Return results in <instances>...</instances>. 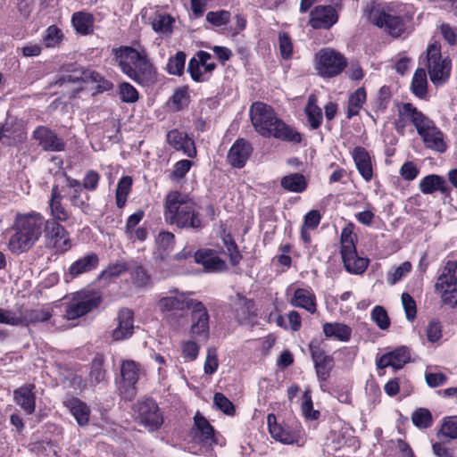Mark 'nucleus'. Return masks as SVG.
Here are the masks:
<instances>
[{"mask_svg":"<svg viewBox=\"0 0 457 457\" xmlns=\"http://www.w3.org/2000/svg\"><path fill=\"white\" fill-rule=\"evenodd\" d=\"M163 208L167 224L194 230L203 228L200 207L187 195L177 190L169 192L165 196Z\"/></svg>","mask_w":457,"mask_h":457,"instance_id":"nucleus-1","label":"nucleus"},{"mask_svg":"<svg viewBox=\"0 0 457 457\" xmlns=\"http://www.w3.org/2000/svg\"><path fill=\"white\" fill-rule=\"evenodd\" d=\"M251 122L260 135L300 143L301 134L278 118L273 109L264 103H253L250 108Z\"/></svg>","mask_w":457,"mask_h":457,"instance_id":"nucleus-2","label":"nucleus"},{"mask_svg":"<svg viewBox=\"0 0 457 457\" xmlns=\"http://www.w3.org/2000/svg\"><path fill=\"white\" fill-rule=\"evenodd\" d=\"M121 71L135 82L148 86L155 83L156 71L144 49L120 46L113 50Z\"/></svg>","mask_w":457,"mask_h":457,"instance_id":"nucleus-3","label":"nucleus"},{"mask_svg":"<svg viewBox=\"0 0 457 457\" xmlns=\"http://www.w3.org/2000/svg\"><path fill=\"white\" fill-rule=\"evenodd\" d=\"M46 220L36 212L18 214L15 220V233L11 237L8 248L13 253L28 251L42 235Z\"/></svg>","mask_w":457,"mask_h":457,"instance_id":"nucleus-4","label":"nucleus"},{"mask_svg":"<svg viewBox=\"0 0 457 457\" xmlns=\"http://www.w3.org/2000/svg\"><path fill=\"white\" fill-rule=\"evenodd\" d=\"M413 14L411 5L392 3L382 8L372 9L369 20L390 35L398 37L405 30L406 22L412 19Z\"/></svg>","mask_w":457,"mask_h":457,"instance_id":"nucleus-5","label":"nucleus"},{"mask_svg":"<svg viewBox=\"0 0 457 457\" xmlns=\"http://www.w3.org/2000/svg\"><path fill=\"white\" fill-rule=\"evenodd\" d=\"M191 292L172 289L162 295L157 302V308L162 317L170 323L179 325L185 320L187 311L195 300L192 299Z\"/></svg>","mask_w":457,"mask_h":457,"instance_id":"nucleus-6","label":"nucleus"},{"mask_svg":"<svg viewBox=\"0 0 457 457\" xmlns=\"http://www.w3.org/2000/svg\"><path fill=\"white\" fill-rule=\"evenodd\" d=\"M357 236L353 233V225L348 224L341 231L340 253L344 266L348 272L362 274L366 270L370 261L358 255L355 246Z\"/></svg>","mask_w":457,"mask_h":457,"instance_id":"nucleus-7","label":"nucleus"},{"mask_svg":"<svg viewBox=\"0 0 457 457\" xmlns=\"http://www.w3.org/2000/svg\"><path fill=\"white\" fill-rule=\"evenodd\" d=\"M314 69L323 79L338 76L346 68L345 57L338 51L325 47L319 50L313 58Z\"/></svg>","mask_w":457,"mask_h":457,"instance_id":"nucleus-8","label":"nucleus"},{"mask_svg":"<svg viewBox=\"0 0 457 457\" xmlns=\"http://www.w3.org/2000/svg\"><path fill=\"white\" fill-rule=\"evenodd\" d=\"M427 66L432 83L438 87L445 84L450 78L451 60L442 59L440 45L430 44L427 49Z\"/></svg>","mask_w":457,"mask_h":457,"instance_id":"nucleus-9","label":"nucleus"},{"mask_svg":"<svg viewBox=\"0 0 457 457\" xmlns=\"http://www.w3.org/2000/svg\"><path fill=\"white\" fill-rule=\"evenodd\" d=\"M436 290L445 305L457 308V262H446L436 283Z\"/></svg>","mask_w":457,"mask_h":457,"instance_id":"nucleus-10","label":"nucleus"},{"mask_svg":"<svg viewBox=\"0 0 457 457\" xmlns=\"http://www.w3.org/2000/svg\"><path fill=\"white\" fill-rule=\"evenodd\" d=\"M101 302V296L96 291L77 292L69 301L65 316L67 320H75L96 309Z\"/></svg>","mask_w":457,"mask_h":457,"instance_id":"nucleus-11","label":"nucleus"},{"mask_svg":"<svg viewBox=\"0 0 457 457\" xmlns=\"http://www.w3.org/2000/svg\"><path fill=\"white\" fill-rule=\"evenodd\" d=\"M408 122L415 127L420 136L435 126L434 121L428 116L419 111L411 104L405 103L399 108V117L395 123L397 131L403 133V128Z\"/></svg>","mask_w":457,"mask_h":457,"instance_id":"nucleus-12","label":"nucleus"},{"mask_svg":"<svg viewBox=\"0 0 457 457\" xmlns=\"http://www.w3.org/2000/svg\"><path fill=\"white\" fill-rule=\"evenodd\" d=\"M269 431L273 439L285 445L297 444L301 438L302 428L298 423L288 425L278 423L276 416L270 413L267 417Z\"/></svg>","mask_w":457,"mask_h":457,"instance_id":"nucleus-13","label":"nucleus"},{"mask_svg":"<svg viewBox=\"0 0 457 457\" xmlns=\"http://www.w3.org/2000/svg\"><path fill=\"white\" fill-rule=\"evenodd\" d=\"M191 327L190 334L196 337L206 340L209 337V313L204 304L195 300L191 306Z\"/></svg>","mask_w":457,"mask_h":457,"instance_id":"nucleus-14","label":"nucleus"},{"mask_svg":"<svg viewBox=\"0 0 457 457\" xmlns=\"http://www.w3.org/2000/svg\"><path fill=\"white\" fill-rule=\"evenodd\" d=\"M44 232L46 237L53 242L56 251L65 253L71 248L72 244L69 233L56 220H46Z\"/></svg>","mask_w":457,"mask_h":457,"instance_id":"nucleus-15","label":"nucleus"},{"mask_svg":"<svg viewBox=\"0 0 457 457\" xmlns=\"http://www.w3.org/2000/svg\"><path fill=\"white\" fill-rule=\"evenodd\" d=\"M137 411L140 423L151 431L158 429L163 422L160 409L153 400L138 403Z\"/></svg>","mask_w":457,"mask_h":457,"instance_id":"nucleus-16","label":"nucleus"},{"mask_svg":"<svg viewBox=\"0 0 457 457\" xmlns=\"http://www.w3.org/2000/svg\"><path fill=\"white\" fill-rule=\"evenodd\" d=\"M210 60L209 53L200 51L189 61L187 71L195 81L203 82L209 79L215 68V63L209 62Z\"/></svg>","mask_w":457,"mask_h":457,"instance_id":"nucleus-17","label":"nucleus"},{"mask_svg":"<svg viewBox=\"0 0 457 457\" xmlns=\"http://www.w3.org/2000/svg\"><path fill=\"white\" fill-rule=\"evenodd\" d=\"M194 423L192 429L194 442L207 446L217 444V437L213 427L200 412L195 413Z\"/></svg>","mask_w":457,"mask_h":457,"instance_id":"nucleus-18","label":"nucleus"},{"mask_svg":"<svg viewBox=\"0 0 457 457\" xmlns=\"http://www.w3.org/2000/svg\"><path fill=\"white\" fill-rule=\"evenodd\" d=\"M287 294L292 295L289 300L292 306L304 309L310 313L316 312V296L311 287L294 288L290 286L287 289Z\"/></svg>","mask_w":457,"mask_h":457,"instance_id":"nucleus-19","label":"nucleus"},{"mask_svg":"<svg viewBox=\"0 0 457 457\" xmlns=\"http://www.w3.org/2000/svg\"><path fill=\"white\" fill-rule=\"evenodd\" d=\"M309 347L317 378L320 381H326L334 367L333 358L326 354L317 343H310Z\"/></svg>","mask_w":457,"mask_h":457,"instance_id":"nucleus-20","label":"nucleus"},{"mask_svg":"<svg viewBox=\"0 0 457 457\" xmlns=\"http://www.w3.org/2000/svg\"><path fill=\"white\" fill-rule=\"evenodd\" d=\"M411 360V353L406 346H398L382 354L376 360L378 369L391 367L394 370L402 369Z\"/></svg>","mask_w":457,"mask_h":457,"instance_id":"nucleus-21","label":"nucleus"},{"mask_svg":"<svg viewBox=\"0 0 457 457\" xmlns=\"http://www.w3.org/2000/svg\"><path fill=\"white\" fill-rule=\"evenodd\" d=\"M99 263V257L96 253H87L73 262L64 274V279L69 282L73 278L96 270Z\"/></svg>","mask_w":457,"mask_h":457,"instance_id":"nucleus-22","label":"nucleus"},{"mask_svg":"<svg viewBox=\"0 0 457 457\" xmlns=\"http://www.w3.org/2000/svg\"><path fill=\"white\" fill-rule=\"evenodd\" d=\"M338 15L330 5H318L311 12L310 25L315 29H328L337 22Z\"/></svg>","mask_w":457,"mask_h":457,"instance_id":"nucleus-23","label":"nucleus"},{"mask_svg":"<svg viewBox=\"0 0 457 457\" xmlns=\"http://www.w3.org/2000/svg\"><path fill=\"white\" fill-rule=\"evenodd\" d=\"M33 137L45 151L60 152L62 151L65 146L63 139L45 126L37 127L33 132Z\"/></svg>","mask_w":457,"mask_h":457,"instance_id":"nucleus-24","label":"nucleus"},{"mask_svg":"<svg viewBox=\"0 0 457 457\" xmlns=\"http://www.w3.org/2000/svg\"><path fill=\"white\" fill-rule=\"evenodd\" d=\"M252 151L250 143L244 138H239L230 147L227 160L232 167L243 168L251 156Z\"/></svg>","mask_w":457,"mask_h":457,"instance_id":"nucleus-25","label":"nucleus"},{"mask_svg":"<svg viewBox=\"0 0 457 457\" xmlns=\"http://www.w3.org/2000/svg\"><path fill=\"white\" fill-rule=\"evenodd\" d=\"M167 141L176 151H181L190 158L196 156L195 142L187 133L172 129L167 134Z\"/></svg>","mask_w":457,"mask_h":457,"instance_id":"nucleus-26","label":"nucleus"},{"mask_svg":"<svg viewBox=\"0 0 457 457\" xmlns=\"http://www.w3.org/2000/svg\"><path fill=\"white\" fill-rule=\"evenodd\" d=\"M133 316L134 313L129 309H122L120 311L116 319L117 326L112 334L113 340H123L132 336L134 330Z\"/></svg>","mask_w":457,"mask_h":457,"instance_id":"nucleus-27","label":"nucleus"},{"mask_svg":"<svg viewBox=\"0 0 457 457\" xmlns=\"http://www.w3.org/2000/svg\"><path fill=\"white\" fill-rule=\"evenodd\" d=\"M352 156L362 179L367 182L370 181L373 177V165L368 151L361 146H357L353 149Z\"/></svg>","mask_w":457,"mask_h":457,"instance_id":"nucleus-28","label":"nucleus"},{"mask_svg":"<svg viewBox=\"0 0 457 457\" xmlns=\"http://www.w3.org/2000/svg\"><path fill=\"white\" fill-rule=\"evenodd\" d=\"M194 257L195 262L203 265L207 271H222L226 269L225 262L221 260L213 250H199L195 253Z\"/></svg>","mask_w":457,"mask_h":457,"instance_id":"nucleus-29","label":"nucleus"},{"mask_svg":"<svg viewBox=\"0 0 457 457\" xmlns=\"http://www.w3.org/2000/svg\"><path fill=\"white\" fill-rule=\"evenodd\" d=\"M120 372L123 380V386L128 387V396L132 397L135 395L134 386L137 382L142 373V370L134 361H125L121 364Z\"/></svg>","mask_w":457,"mask_h":457,"instance_id":"nucleus-30","label":"nucleus"},{"mask_svg":"<svg viewBox=\"0 0 457 457\" xmlns=\"http://www.w3.org/2000/svg\"><path fill=\"white\" fill-rule=\"evenodd\" d=\"M35 386L26 385L14 390L15 403L27 413L32 414L36 409Z\"/></svg>","mask_w":457,"mask_h":457,"instance_id":"nucleus-31","label":"nucleus"},{"mask_svg":"<svg viewBox=\"0 0 457 457\" xmlns=\"http://www.w3.org/2000/svg\"><path fill=\"white\" fill-rule=\"evenodd\" d=\"M63 404L67 407L79 426H85L89 421L90 408L79 398L69 397Z\"/></svg>","mask_w":457,"mask_h":457,"instance_id":"nucleus-32","label":"nucleus"},{"mask_svg":"<svg viewBox=\"0 0 457 457\" xmlns=\"http://www.w3.org/2000/svg\"><path fill=\"white\" fill-rule=\"evenodd\" d=\"M420 137L427 148L439 153H444L446 150L447 145L445 141L444 134L436 127V125L428 129L424 134L420 135Z\"/></svg>","mask_w":457,"mask_h":457,"instance_id":"nucleus-33","label":"nucleus"},{"mask_svg":"<svg viewBox=\"0 0 457 457\" xmlns=\"http://www.w3.org/2000/svg\"><path fill=\"white\" fill-rule=\"evenodd\" d=\"M323 333L328 338L348 342L352 336V328L344 323L326 322L323 324Z\"/></svg>","mask_w":457,"mask_h":457,"instance_id":"nucleus-34","label":"nucleus"},{"mask_svg":"<svg viewBox=\"0 0 457 457\" xmlns=\"http://www.w3.org/2000/svg\"><path fill=\"white\" fill-rule=\"evenodd\" d=\"M94 16L87 12H74L71 17L73 28L81 35H88L94 31Z\"/></svg>","mask_w":457,"mask_h":457,"instance_id":"nucleus-35","label":"nucleus"},{"mask_svg":"<svg viewBox=\"0 0 457 457\" xmlns=\"http://www.w3.org/2000/svg\"><path fill=\"white\" fill-rule=\"evenodd\" d=\"M52 317V309L49 306H42L39 308L27 311L22 317L21 325H36L47 321Z\"/></svg>","mask_w":457,"mask_h":457,"instance_id":"nucleus-36","label":"nucleus"},{"mask_svg":"<svg viewBox=\"0 0 457 457\" xmlns=\"http://www.w3.org/2000/svg\"><path fill=\"white\" fill-rule=\"evenodd\" d=\"M62 195L58 190V187L54 186L52 188V196L49 202L51 214L54 220L67 221L70 218L68 211L62 205Z\"/></svg>","mask_w":457,"mask_h":457,"instance_id":"nucleus-37","label":"nucleus"},{"mask_svg":"<svg viewBox=\"0 0 457 457\" xmlns=\"http://www.w3.org/2000/svg\"><path fill=\"white\" fill-rule=\"evenodd\" d=\"M281 187L290 192L302 193L307 187L305 177L300 173L285 176L280 180Z\"/></svg>","mask_w":457,"mask_h":457,"instance_id":"nucleus-38","label":"nucleus"},{"mask_svg":"<svg viewBox=\"0 0 457 457\" xmlns=\"http://www.w3.org/2000/svg\"><path fill=\"white\" fill-rule=\"evenodd\" d=\"M445 179L439 175L430 174L424 177L420 181V190L426 195L433 194L436 191H445Z\"/></svg>","mask_w":457,"mask_h":457,"instance_id":"nucleus-39","label":"nucleus"},{"mask_svg":"<svg viewBox=\"0 0 457 457\" xmlns=\"http://www.w3.org/2000/svg\"><path fill=\"white\" fill-rule=\"evenodd\" d=\"M175 19L167 13H157L152 22L153 29L162 36H169L172 32Z\"/></svg>","mask_w":457,"mask_h":457,"instance_id":"nucleus-40","label":"nucleus"},{"mask_svg":"<svg viewBox=\"0 0 457 457\" xmlns=\"http://www.w3.org/2000/svg\"><path fill=\"white\" fill-rule=\"evenodd\" d=\"M305 113L307 115L311 129H318L322 121V112L321 109L316 104V98L314 96H311L309 97L308 104L305 107Z\"/></svg>","mask_w":457,"mask_h":457,"instance_id":"nucleus-41","label":"nucleus"},{"mask_svg":"<svg viewBox=\"0 0 457 457\" xmlns=\"http://www.w3.org/2000/svg\"><path fill=\"white\" fill-rule=\"evenodd\" d=\"M366 92L363 87L357 88L350 95L347 106V116L351 118L359 113L362 104L366 101Z\"/></svg>","mask_w":457,"mask_h":457,"instance_id":"nucleus-42","label":"nucleus"},{"mask_svg":"<svg viewBox=\"0 0 457 457\" xmlns=\"http://www.w3.org/2000/svg\"><path fill=\"white\" fill-rule=\"evenodd\" d=\"M129 271L133 283L138 287H147L151 284V278L146 270L137 263H129Z\"/></svg>","mask_w":457,"mask_h":457,"instance_id":"nucleus-43","label":"nucleus"},{"mask_svg":"<svg viewBox=\"0 0 457 457\" xmlns=\"http://www.w3.org/2000/svg\"><path fill=\"white\" fill-rule=\"evenodd\" d=\"M427 74L424 69H417L411 82V90L412 93L422 98L427 94Z\"/></svg>","mask_w":457,"mask_h":457,"instance_id":"nucleus-44","label":"nucleus"},{"mask_svg":"<svg viewBox=\"0 0 457 457\" xmlns=\"http://www.w3.org/2000/svg\"><path fill=\"white\" fill-rule=\"evenodd\" d=\"M132 187V179L129 176L122 177L117 185L116 188V205L122 208L129 195Z\"/></svg>","mask_w":457,"mask_h":457,"instance_id":"nucleus-45","label":"nucleus"},{"mask_svg":"<svg viewBox=\"0 0 457 457\" xmlns=\"http://www.w3.org/2000/svg\"><path fill=\"white\" fill-rule=\"evenodd\" d=\"M104 361L102 357H96L90 367V372L88 376V384L95 386L103 382L105 378V370L103 368Z\"/></svg>","mask_w":457,"mask_h":457,"instance_id":"nucleus-46","label":"nucleus"},{"mask_svg":"<svg viewBox=\"0 0 457 457\" xmlns=\"http://www.w3.org/2000/svg\"><path fill=\"white\" fill-rule=\"evenodd\" d=\"M186 62V54L183 52H178L171 56L167 63V71L172 75H181L183 73Z\"/></svg>","mask_w":457,"mask_h":457,"instance_id":"nucleus-47","label":"nucleus"},{"mask_svg":"<svg viewBox=\"0 0 457 457\" xmlns=\"http://www.w3.org/2000/svg\"><path fill=\"white\" fill-rule=\"evenodd\" d=\"M411 420L416 427L427 428L432 424V416L428 409L420 408L412 413Z\"/></svg>","mask_w":457,"mask_h":457,"instance_id":"nucleus-48","label":"nucleus"},{"mask_svg":"<svg viewBox=\"0 0 457 457\" xmlns=\"http://www.w3.org/2000/svg\"><path fill=\"white\" fill-rule=\"evenodd\" d=\"M119 96L122 102L129 104L136 103L139 97L137 90L128 82L120 84Z\"/></svg>","mask_w":457,"mask_h":457,"instance_id":"nucleus-49","label":"nucleus"},{"mask_svg":"<svg viewBox=\"0 0 457 457\" xmlns=\"http://www.w3.org/2000/svg\"><path fill=\"white\" fill-rule=\"evenodd\" d=\"M411 270V264L410 262H404L398 267L389 270L387 274V282L390 285H395L405 277Z\"/></svg>","mask_w":457,"mask_h":457,"instance_id":"nucleus-50","label":"nucleus"},{"mask_svg":"<svg viewBox=\"0 0 457 457\" xmlns=\"http://www.w3.org/2000/svg\"><path fill=\"white\" fill-rule=\"evenodd\" d=\"M439 434L451 438H457V416L446 417L443 420Z\"/></svg>","mask_w":457,"mask_h":457,"instance_id":"nucleus-51","label":"nucleus"},{"mask_svg":"<svg viewBox=\"0 0 457 457\" xmlns=\"http://www.w3.org/2000/svg\"><path fill=\"white\" fill-rule=\"evenodd\" d=\"M172 108L176 111H179L186 107L189 103V94L187 88L179 87L178 88L171 97Z\"/></svg>","mask_w":457,"mask_h":457,"instance_id":"nucleus-52","label":"nucleus"},{"mask_svg":"<svg viewBox=\"0 0 457 457\" xmlns=\"http://www.w3.org/2000/svg\"><path fill=\"white\" fill-rule=\"evenodd\" d=\"M69 200L72 206L79 208L83 213L88 214L90 212V205L88 204L89 196H82V191L71 192Z\"/></svg>","mask_w":457,"mask_h":457,"instance_id":"nucleus-53","label":"nucleus"},{"mask_svg":"<svg viewBox=\"0 0 457 457\" xmlns=\"http://www.w3.org/2000/svg\"><path fill=\"white\" fill-rule=\"evenodd\" d=\"M371 319L380 329H387L390 320L386 311L382 306H376L371 312Z\"/></svg>","mask_w":457,"mask_h":457,"instance_id":"nucleus-54","label":"nucleus"},{"mask_svg":"<svg viewBox=\"0 0 457 457\" xmlns=\"http://www.w3.org/2000/svg\"><path fill=\"white\" fill-rule=\"evenodd\" d=\"M230 20V12L225 10L209 12L206 14V21L215 27L226 25Z\"/></svg>","mask_w":457,"mask_h":457,"instance_id":"nucleus-55","label":"nucleus"},{"mask_svg":"<svg viewBox=\"0 0 457 457\" xmlns=\"http://www.w3.org/2000/svg\"><path fill=\"white\" fill-rule=\"evenodd\" d=\"M180 347L182 357L184 358L185 361H193L197 358L199 353V346L195 341H183Z\"/></svg>","mask_w":457,"mask_h":457,"instance_id":"nucleus-56","label":"nucleus"},{"mask_svg":"<svg viewBox=\"0 0 457 457\" xmlns=\"http://www.w3.org/2000/svg\"><path fill=\"white\" fill-rule=\"evenodd\" d=\"M224 252L229 256L230 262L233 265L239 262L242 256L237 250V247L229 235L223 237Z\"/></svg>","mask_w":457,"mask_h":457,"instance_id":"nucleus-57","label":"nucleus"},{"mask_svg":"<svg viewBox=\"0 0 457 457\" xmlns=\"http://www.w3.org/2000/svg\"><path fill=\"white\" fill-rule=\"evenodd\" d=\"M62 38V33L56 26L52 25L47 28L44 36V43L46 47H54Z\"/></svg>","mask_w":457,"mask_h":457,"instance_id":"nucleus-58","label":"nucleus"},{"mask_svg":"<svg viewBox=\"0 0 457 457\" xmlns=\"http://www.w3.org/2000/svg\"><path fill=\"white\" fill-rule=\"evenodd\" d=\"M213 403L217 409L220 410L227 415H233L235 412L233 403L221 393H216L214 395Z\"/></svg>","mask_w":457,"mask_h":457,"instance_id":"nucleus-59","label":"nucleus"},{"mask_svg":"<svg viewBox=\"0 0 457 457\" xmlns=\"http://www.w3.org/2000/svg\"><path fill=\"white\" fill-rule=\"evenodd\" d=\"M193 162L189 160H181L177 162L170 175V179L174 181H179L183 179L185 175L189 171Z\"/></svg>","mask_w":457,"mask_h":457,"instance_id":"nucleus-60","label":"nucleus"},{"mask_svg":"<svg viewBox=\"0 0 457 457\" xmlns=\"http://www.w3.org/2000/svg\"><path fill=\"white\" fill-rule=\"evenodd\" d=\"M219 366L217 351L215 348H208L204 361V373L207 375L213 374Z\"/></svg>","mask_w":457,"mask_h":457,"instance_id":"nucleus-61","label":"nucleus"},{"mask_svg":"<svg viewBox=\"0 0 457 457\" xmlns=\"http://www.w3.org/2000/svg\"><path fill=\"white\" fill-rule=\"evenodd\" d=\"M278 46L280 54L284 59H288L293 52L291 38L286 32H280L278 35Z\"/></svg>","mask_w":457,"mask_h":457,"instance_id":"nucleus-62","label":"nucleus"},{"mask_svg":"<svg viewBox=\"0 0 457 457\" xmlns=\"http://www.w3.org/2000/svg\"><path fill=\"white\" fill-rule=\"evenodd\" d=\"M402 303L407 320H413L417 313L416 303L413 298L408 293H403L402 295Z\"/></svg>","mask_w":457,"mask_h":457,"instance_id":"nucleus-63","label":"nucleus"},{"mask_svg":"<svg viewBox=\"0 0 457 457\" xmlns=\"http://www.w3.org/2000/svg\"><path fill=\"white\" fill-rule=\"evenodd\" d=\"M175 237L171 232H160L156 238L158 247L163 251H169L173 248Z\"/></svg>","mask_w":457,"mask_h":457,"instance_id":"nucleus-64","label":"nucleus"}]
</instances>
